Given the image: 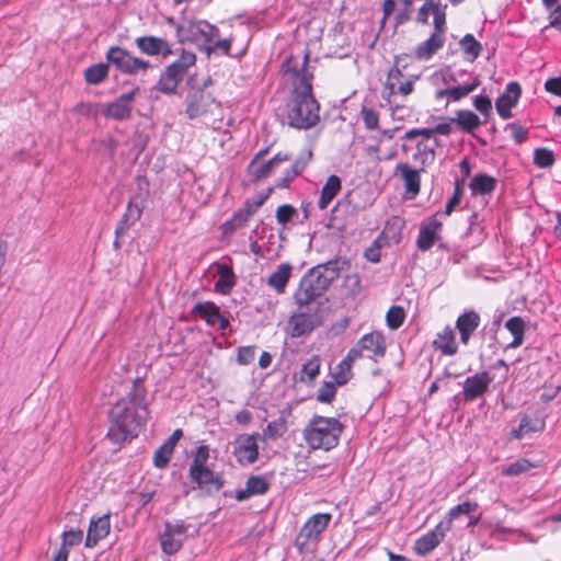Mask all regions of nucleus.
I'll use <instances>...</instances> for the list:
<instances>
[{"label": "nucleus", "instance_id": "obj_54", "mask_svg": "<svg viewBox=\"0 0 561 561\" xmlns=\"http://www.w3.org/2000/svg\"><path fill=\"white\" fill-rule=\"evenodd\" d=\"M296 214L297 211L293 206L285 204L277 208L276 218L280 225L285 226L293 219Z\"/></svg>", "mask_w": 561, "mask_h": 561}, {"label": "nucleus", "instance_id": "obj_36", "mask_svg": "<svg viewBox=\"0 0 561 561\" xmlns=\"http://www.w3.org/2000/svg\"><path fill=\"white\" fill-rule=\"evenodd\" d=\"M341 191V180L336 175H331L321 190V196L318 203L320 209H325L332 199Z\"/></svg>", "mask_w": 561, "mask_h": 561}, {"label": "nucleus", "instance_id": "obj_50", "mask_svg": "<svg viewBox=\"0 0 561 561\" xmlns=\"http://www.w3.org/2000/svg\"><path fill=\"white\" fill-rule=\"evenodd\" d=\"M534 161L540 168H548L553 164V152L546 148H538L534 152Z\"/></svg>", "mask_w": 561, "mask_h": 561}, {"label": "nucleus", "instance_id": "obj_57", "mask_svg": "<svg viewBox=\"0 0 561 561\" xmlns=\"http://www.w3.org/2000/svg\"><path fill=\"white\" fill-rule=\"evenodd\" d=\"M255 357V347L243 346L238 350L237 360L240 365L250 364Z\"/></svg>", "mask_w": 561, "mask_h": 561}, {"label": "nucleus", "instance_id": "obj_49", "mask_svg": "<svg viewBox=\"0 0 561 561\" xmlns=\"http://www.w3.org/2000/svg\"><path fill=\"white\" fill-rule=\"evenodd\" d=\"M61 546L66 550L69 548L79 546L83 539V533L80 529H70L62 533L61 536Z\"/></svg>", "mask_w": 561, "mask_h": 561}, {"label": "nucleus", "instance_id": "obj_61", "mask_svg": "<svg viewBox=\"0 0 561 561\" xmlns=\"http://www.w3.org/2000/svg\"><path fill=\"white\" fill-rule=\"evenodd\" d=\"M545 89L547 92L560 96L561 95V76L548 79L545 83Z\"/></svg>", "mask_w": 561, "mask_h": 561}, {"label": "nucleus", "instance_id": "obj_32", "mask_svg": "<svg viewBox=\"0 0 561 561\" xmlns=\"http://www.w3.org/2000/svg\"><path fill=\"white\" fill-rule=\"evenodd\" d=\"M397 171L400 172L407 193H411L412 196H416L420 192V173L417 170L412 169L407 163H400L397 165Z\"/></svg>", "mask_w": 561, "mask_h": 561}, {"label": "nucleus", "instance_id": "obj_40", "mask_svg": "<svg viewBox=\"0 0 561 561\" xmlns=\"http://www.w3.org/2000/svg\"><path fill=\"white\" fill-rule=\"evenodd\" d=\"M478 510V503L472 501L462 502L455 507L450 508L446 515V519L442 523H448L449 528L451 527V523L457 519L461 515H470Z\"/></svg>", "mask_w": 561, "mask_h": 561}, {"label": "nucleus", "instance_id": "obj_59", "mask_svg": "<svg viewBox=\"0 0 561 561\" xmlns=\"http://www.w3.org/2000/svg\"><path fill=\"white\" fill-rule=\"evenodd\" d=\"M75 112L84 116L94 117L98 115L99 108L96 104L82 102L75 107Z\"/></svg>", "mask_w": 561, "mask_h": 561}, {"label": "nucleus", "instance_id": "obj_2", "mask_svg": "<svg viewBox=\"0 0 561 561\" xmlns=\"http://www.w3.org/2000/svg\"><path fill=\"white\" fill-rule=\"evenodd\" d=\"M148 416L144 391L135 388L112 408L111 432L117 439L133 438L137 436Z\"/></svg>", "mask_w": 561, "mask_h": 561}, {"label": "nucleus", "instance_id": "obj_22", "mask_svg": "<svg viewBox=\"0 0 561 561\" xmlns=\"http://www.w3.org/2000/svg\"><path fill=\"white\" fill-rule=\"evenodd\" d=\"M136 45L142 53L150 56L161 54L167 57L172 54L170 44L165 39L156 36L138 37Z\"/></svg>", "mask_w": 561, "mask_h": 561}, {"label": "nucleus", "instance_id": "obj_23", "mask_svg": "<svg viewBox=\"0 0 561 561\" xmlns=\"http://www.w3.org/2000/svg\"><path fill=\"white\" fill-rule=\"evenodd\" d=\"M111 529L110 515L105 514L96 518H92L88 529L85 546L94 547L101 539L105 538Z\"/></svg>", "mask_w": 561, "mask_h": 561}, {"label": "nucleus", "instance_id": "obj_7", "mask_svg": "<svg viewBox=\"0 0 561 561\" xmlns=\"http://www.w3.org/2000/svg\"><path fill=\"white\" fill-rule=\"evenodd\" d=\"M176 31L180 41L195 43L198 46H206L218 36V30L204 20L183 21Z\"/></svg>", "mask_w": 561, "mask_h": 561}, {"label": "nucleus", "instance_id": "obj_48", "mask_svg": "<svg viewBox=\"0 0 561 561\" xmlns=\"http://www.w3.org/2000/svg\"><path fill=\"white\" fill-rule=\"evenodd\" d=\"M533 468V465L527 459H519L510 466L502 469V474L508 477H516L524 472H527Z\"/></svg>", "mask_w": 561, "mask_h": 561}, {"label": "nucleus", "instance_id": "obj_26", "mask_svg": "<svg viewBox=\"0 0 561 561\" xmlns=\"http://www.w3.org/2000/svg\"><path fill=\"white\" fill-rule=\"evenodd\" d=\"M183 436L182 430H175L172 435L156 450L153 463L157 468H164L173 454L174 447Z\"/></svg>", "mask_w": 561, "mask_h": 561}, {"label": "nucleus", "instance_id": "obj_41", "mask_svg": "<svg viewBox=\"0 0 561 561\" xmlns=\"http://www.w3.org/2000/svg\"><path fill=\"white\" fill-rule=\"evenodd\" d=\"M459 44L469 61L472 62L479 57L482 46L471 34L465 35Z\"/></svg>", "mask_w": 561, "mask_h": 561}, {"label": "nucleus", "instance_id": "obj_35", "mask_svg": "<svg viewBox=\"0 0 561 561\" xmlns=\"http://www.w3.org/2000/svg\"><path fill=\"white\" fill-rule=\"evenodd\" d=\"M218 279L215 283L216 291L227 295L231 291L232 287L236 284L234 274L232 268L227 264H220L218 266Z\"/></svg>", "mask_w": 561, "mask_h": 561}, {"label": "nucleus", "instance_id": "obj_6", "mask_svg": "<svg viewBox=\"0 0 561 561\" xmlns=\"http://www.w3.org/2000/svg\"><path fill=\"white\" fill-rule=\"evenodd\" d=\"M196 61V56L191 51H183L178 60L172 62L162 72L158 82L159 91L165 94H172L176 91L179 83L187 73L190 67Z\"/></svg>", "mask_w": 561, "mask_h": 561}, {"label": "nucleus", "instance_id": "obj_51", "mask_svg": "<svg viewBox=\"0 0 561 561\" xmlns=\"http://www.w3.org/2000/svg\"><path fill=\"white\" fill-rule=\"evenodd\" d=\"M261 206V202L256 203L254 207L245 206L244 209L239 210L231 222H229L233 228L242 226L251 216L255 213V210Z\"/></svg>", "mask_w": 561, "mask_h": 561}, {"label": "nucleus", "instance_id": "obj_8", "mask_svg": "<svg viewBox=\"0 0 561 561\" xmlns=\"http://www.w3.org/2000/svg\"><path fill=\"white\" fill-rule=\"evenodd\" d=\"M107 61L115 66L119 71L127 75H137L145 72L150 68V62L141 58L133 56L126 49L114 46L106 53Z\"/></svg>", "mask_w": 561, "mask_h": 561}, {"label": "nucleus", "instance_id": "obj_42", "mask_svg": "<svg viewBox=\"0 0 561 561\" xmlns=\"http://www.w3.org/2000/svg\"><path fill=\"white\" fill-rule=\"evenodd\" d=\"M209 458H210L209 447L207 445L198 446L193 455V460H192L188 471H197L199 469L209 467L207 465Z\"/></svg>", "mask_w": 561, "mask_h": 561}, {"label": "nucleus", "instance_id": "obj_33", "mask_svg": "<svg viewBox=\"0 0 561 561\" xmlns=\"http://www.w3.org/2000/svg\"><path fill=\"white\" fill-rule=\"evenodd\" d=\"M444 45V36L433 33L428 39L415 49V56L421 60L430 59Z\"/></svg>", "mask_w": 561, "mask_h": 561}, {"label": "nucleus", "instance_id": "obj_10", "mask_svg": "<svg viewBox=\"0 0 561 561\" xmlns=\"http://www.w3.org/2000/svg\"><path fill=\"white\" fill-rule=\"evenodd\" d=\"M259 433L240 434L233 442V455L242 466L254 463L259 459Z\"/></svg>", "mask_w": 561, "mask_h": 561}, {"label": "nucleus", "instance_id": "obj_25", "mask_svg": "<svg viewBox=\"0 0 561 561\" xmlns=\"http://www.w3.org/2000/svg\"><path fill=\"white\" fill-rule=\"evenodd\" d=\"M440 222L436 218H431L424 222L419 232L416 245L422 251L430 250L438 238Z\"/></svg>", "mask_w": 561, "mask_h": 561}, {"label": "nucleus", "instance_id": "obj_56", "mask_svg": "<svg viewBox=\"0 0 561 561\" xmlns=\"http://www.w3.org/2000/svg\"><path fill=\"white\" fill-rule=\"evenodd\" d=\"M335 382H324L318 391V400L329 403L335 396Z\"/></svg>", "mask_w": 561, "mask_h": 561}, {"label": "nucleus", "instance_id": "obj_47", "mask_svg": "<svg viewBox=\"0 0 561 561\" xmlns=\"http://www.w3.org/2000/svg\"><path fill=\"white\" fill-rule=\"evenodd\" d=\"M480 85V79L478 77H473L470 83L461 84V85H453V102H457L471 92H473Z\"/></svg>", "mask_w": 561, "mask_h": 561}, {"label": "nucleus", "instance_id": "obj_16", "mask_svg": "<svg viewBox=\"0 0 561 561\" xmlns=\"http://www.w3.org/2000/svg\"><path fill=\"white\" fill-rule=\"evenodd\" d=\"M493 378L486 371L477 373L468 377L463 382V397L467 401H473L483 396Z\"/></svg>", "mask_w": 561, "mask_h": 561}, {"label": "nucleus", "instance_id": "obj_52", "mask_svg": "<svg viewBox=\"0 0 561 561\" xmlns=\"http://www.w3.org/2000/svg\"><path fill=\"white\" fill-rule=\"evenodd\" d=\"M310 158H311V152L308 151L304 157L297 159L294 162V164L291 165L290 171L287 173V175L285 178V181L289 182L295 176H297L300 172H302V170L306 168V165H307L308 161L310 160Z\"/></svg>", "mask_w": 561, "mask_h": 561}, {"label": "nucleus", "instance_id": "obj_64", "mask_svg": "<svg viewBox=\"0 0 561 561\" xmlns=\"http://www.w3.org/2000/svg\"><path fill=\"white\" fill-rule=\"evenodd\" d=\"M461 197V188L459 184H457L454 196L449 199V202L446 205V214L450 215L455 206H457L460 202Z\"/></svg>", "mask_w": 561, "mask_h": 561}, {"label": "nucleus", "instance_id": "obj_21", "mask_svg": "<svg viewBox=\"0 0 561 561\" xmlns=\"http://www.w3.org/2000/svg\"><path fill=\"white\" fill-rule=\"evenodd\" d=\"M288 160L289 156L286 153H277L266 162H263L259 157H256L250 163L249 171L255 180H261L270 176L278 164L286 162Z\"/></svg>", "mask_w": 561, "mask_h": 561}, {"label": "nucleus", "instance_id": "obj_13", "mask_svg": "<svg viewBox=\"0 0 561 561\" xmlns=\"http://www.w3.org/2000/svg\"><path fill=\"white\" fill-rule=\"evenodd\" d=\"M186 539V527L183 523H167L161 534V547L163 552L173 554L180 550Z\"/></svg>", "mask_w": 561, "mask_h": 561}, {"label": "nucleus", "instance_id": "obj_20", "mask_svg": "<svg viewBox=\"0 0 561 561\" xmlns=\"http://www.w3.org/2000/svg\"><path fill=\"white\" fill-rule=\"evenodd\" d=\"M451 81L453 75H449L445 71H438L432 75L431 82L433 85L437 87L434 98L437 102L445 101V104L448 105L453 102V84Z\"/></svg>", "mask_w": 561, "mask_h": 561}, {"label": "nucleus", "instance_id": "obj_9", "mask_svg": "<svg viewBox=\"0 0 561 561\" xmlns=\"http://www.w3.org/2000/svg\"><path fill=\"white\" fill-rule=\"evenodd\" d=\"M220 110V104L205 90H195L188 94L185 113L190 119L214 114Z\"/></svg>", "mask_w": 561, "mask_h": 561}, {"label": "nucleus", "instance_id": "obj_60", "mask_svg": "<svg viewBox=\"0 0 561 561\" xmlns=\"http://www.w3.org/2000/svg\"><path fill=\"white\" fill-rule=\"evenodd\" d=\"M437 7L438 4H436L434 1H426L419 11V19L424 23L427 22L428 15L433 14Z\"/></svg>", "mask_w": 561, "mask_h": 561}, {"label": "nucleus", "instance_id": "obj_27", "mask_svg": "<svg viewBox=\"0 0 561 561\" xmlns=\"http://www.w3.org/2000/svg\"><path fill=\"white\" fill-rule=\"evenodd\" d=\"M293 266L289 263H283L267 277L266 284L276 294L285 293L287 284L291 277Z\"/></svg>", "mask_w": 561, "mask_h": 561}, {"label": "nucleus", "instance_id": "obj_1", "mask_svg": "<svg viewBox=\"0 0 561 561\" xmlns=\"http://www.w3.org/2000/svg\"><path fill=\"white\" fill-rule=\"evenodd\" d=\"M307 59V55L301 62L290 57L284 64L285 73L294 85L285 119L290 127L298 129H308L319 121V104L312 95L311 77L306 69Z\"/></svg>", "mask_w": 561, "mask_h": 561}, {"label": "nucleus", "instance_id": "obj_39", "mask_svg": "<svg viewBox=\"0 0 561 561\" xmlns=\"http://www.w3.org/2000/svg\"><path fill=\"white\" fill-rule=\"evenodd\" d=\"M404 228V221L400 217H391L383 228L385 237L392 243H399Z\"/></svg>", "mask_w": 561, "mask_h": 561}, {"label": "nucleus", "instance_id": "obj_17", "mask_svg": "<svg viewBox=\"0 0 561 561\" xmlns=\"http://www.w3.org/2000/svg\"><path fill=\"white\" fill-rule=\"evenodd\" d=\"M193 313L214 328L225 330L229 325V321L220 313L219 308L209 301L199 302L194 306Z\"/></svg>", "mask_w": 561, "mask_h": 561}, {"label": "nucleus", "instance_id": "obj_12", "mask_svg": "<svg viewBox=\"0 0 561 561\" xmlns=\"http://www.w3.org/2000/svg\"><path fill=\"white\" fill-rule=\"evenodd\" d=\"M417 79V76L403 79V73L397 59L396 65L388 72L386 89L389 91V95L400 94L401 96H408L413 92L414 83Z\"/></svg>", "mask_w": 561, "mask_h": 561}, {"label": "nucleus", "instance_id": "obj_37", "mask_svg": "<svg viewBox=\"0 0 561 561\" xmlns=\"http://www.w3.org/2000/svg\"><path fill=\"white\" fill-rule=\"evenodd\" d=\"M495 185L496 180L494 178L486 174H478L471 180L469 187L473 195H484L493 192Z\"/></svg>", "mask_w": 561, "mask_h": 561}, {"label": "nucleus", "instance_id": "obj_62", "mask_svg": "<svg viewBox=\"0 0 561 561\" xmlns=\"http://www.w3.org/2000/svg\"><path fill=\"white\" fill-rule=\"evenodd\" d=\"M435 135V130H431V128H419V129H410L405 133V139H413L416 136H423L426 139L432 138Z\"/></svg>", "mask_w": 561, "mask_h": 561}, {"label": "nucleus", "instance_id": "obj_43", "mask_svg": "<svg viewBox=\"0 0 561 561\" xmlns=\"http://www.w3.org/2000/svg\"><path fill=\"white\" fill-rule=\"evenodd\" d=\"M319 371L320 359L318 356H313L302 365L300 380L302 382H310L319 375Z\"/></svg>", "mask_w": 561, "mask_h": 561}, {"label": "nucleus", "instance_id": "obj_45", "mask_svg": "<svg viewBox=\"0 0 561 561\" xmlns=\"http://www.w3.org/2000/svg\"><path fill=\"white\" fill-rule=\"evenodd\" d=\"M107 70V66L104 64L93 65L85 70V80L91 84H98L106 78Z\"/></svg>", "mask_w": 561, "mask_h": 561}, {"label": "nucleus", "instance_id": "obj_30", "mask_svg": "<svg viewBox=\"0 0 561 561\" xmlns=\"http://www.w3.org/2000/svg\"><path fill=\"white\" fill-rule=\"evenodd\" d=\"M434 346L445 355L456 354L458 347L454 330L450 327H446L438 332L434 340Z\"/></svg>", "mask_w": 561, "mask_h": 561}, {"label": "nucleus", "instance_id": "obj_53", "mask_svg": "<svg viewBox=\"0 0 561 561\" xmlns=\"http://www.w3.org/2000/svg\"><path fill=\"white\" fill-rule=\"evenodd\" d=\"M360 116L366 128L375 129L378 127L379 115L375 110L364 106L360 111Z\"/></svg>", "mask_w": 561, "mask_h": 561}, {"label": "nucleus", "instance_id": "obj_24", "mask_svg": "<svg viewBox=\"0 0 561 561\" xmlns=\"http://www.w3.org/2000/svg\"><path fill=\"white\" fill-rule=\"evenodd\" d=\"M316 317L306 312L293 314L288 322V333L293 337H299L310 333L316 327Z\"/></svg>", "mask_w": 561, "mask_h": 561}, {"label": "nucleus", "instance_id": "obj_29", "mask_svg": "<svg viewBox=\"0 0 561 561\" xmlns=\"http://www.w3.org/2000/svg\"><path fill=\"white\" fill-rule=\"evenodd\" d=\"M356 360V351H348L345 358H343L333 369L332 378L335 385L343 386L347 383L353 377L352 366Z\"/></svg>", "mask_w": 561, "mask_h": 561}, {"label": "nucleus", "instance_id": "obj_44", "mask_svg": "<svg viewBox=\"0 0 561 561\" xmlns=\"http://www.w3.org/2000/svg\"><path fill=\"white\" fill-rule=\"evenodd\" d=\"M287 431L286 422L283 417L270 422L263 431L264 438L275 440L282 437Z\"/></svg>", "mask_w": 561, "mask_h": 561}, {"label": "nucleus", "instance_id": "obj_3", "mask_svg": "<svg viewBox=\"0 0 561 561\" xmlns=\"http://www.w3.org/2000/svg\"><path fill=\"white\" fill-rule=\"evenodd\" d=\"M341 423L334 417L316 416L304 432L307 444L312 449L330 450L339 443Z\"/></svg>", "mask_w": 561, "mask_h": 561}, {"label": "nucleus", "instance_id": "obj_28", "mask_svg": "<svg viewBox=\"0 0 561 561\" xmlns=\"http://www.w3.org/2000/svg\"><path fill=\"white\" fill-rule=\"evenodd\" d=\"M480 324V316L476 311H468L458 317L456 328L460 333V340L468 344L470 335Z\"/></svg>", "mask_w": 561, "mask_h": 561}, {"label": "nucleus", "instance_id": "obj_18", "mask_svg": "<svg viewBox=\"0 0 561 561\" xmlns=\"http://www.w3.org/2000/svg\"><path fill=\"white\" fill-rule=\"evenodd\" d=\"M188 477L199 489L209 493L218 492L222 486L221 477L210 469V467L197 471H188Z\"/></svg>", "mask_w": 561, "mask_h": 561}, {"label": "nucleus", "instance_id": "obj_55", "mask_svg": "<svg viewBox=\"0 0 561 561\" xmlns=\"http://www.w3.org/2000/svg\"><path fill=\"white\" fill-rule=\"evenodd\" d=\"M473 105L478 112L488 118L492 111V103L488 96L478 95L473 99Z\"/></svg>", "mask_w": 561, "mask_h": 561}, {"label": "nucleus", "instance_id": "obj_15", "mask_svg": "<svg viewBox=\"0 0 561 561\" xmlns=\"http://www.w3.org/2000/svg\"><path fill=\"white\" fill-rule=\"evenodd\" d=\"M137 92L138 88L134 89L130 92L122 94L115 101L108 103L103 112L104 115L108 118L117 121H124L129 118L133 108V101Z\"/></svg>", "mask_w": 561, "mask_h": 561}, {"label": "nucleus", "instance_id": "obj_5", "mask_svg": "<svg viewBox=\"0 0 561 561\" xmlns=\"http://www.w3.org/2000/svg\"><path fill=\"white\" fill-rule=\"evenodd\" d=\"M331 519L332 516L329 513H318L308 518L295 539V546L299 552H307L316 547Z\"/></svg>", "mask_w": 561, "mask_h": 561}, {"label": "nucleus", "instance_id": "obj_14", "mask_svg": "<svg viewBox=\"0 0 561 561\" xmlns=\"http://www.w3.org/2000/svg\"><path fill=\"white\" fill-rule=\"evenodd\" d=\"M448 530V523H438L434 529L427 531L415 541L414 551L419 556H425L430 553L439 545Z\"/></svg>", "mask_w": 561, "mask_h": 561}, {"label": "nucleus", "instance_id": "obj_34", "mask_svg": "<svg viewBox=\"0 0 561 561\" xmlns=\"http://www.w3.org/2000/svg\"><path fill=\"white\" fill-rule=\"evenodd\" d=\"M453 122L466 133H472L484 123L476 113L469 110L458 111Z\"/></svg>", "mask_w": 561, "mask_h": 561}, {"label": "nucleus", "instance_id": "obj_11", "mask_svg": "<svg viewBox=\"0 0 561 561\" xmlns=\"http://www.w3.org/2000/svg\"><path fill=\"white\" fill-rule=\"evenodd\" d=\"M350 351H356V359L366 354L369 358L383 357L386 353L385 337L379 332L365 334Z\"/></svg>", "mask_w": 561, "mask_h": 561}, {"label": "nucleus", "instance_id": "obj_31", "mask_svg": "<svg viewBox=\"0 0 561 561\" xmlns=\"http://www.w3.org/2000/svg\"><path fill=\"white\" fill-rule=\"evenodd\" d=\"M267 489L268 484L264 478L253 476L248 479L245 488L236 493V499L241 502L249 499L251 495L264 494Z\"/></svg>", "mask_w": 561, "mask_h": 561}, {"label": "nucleus", "instance_id": "obj_63", "mask_svg": "<svg viewBox=\"0 0 561 561\" xmlns=\"http://www.w3.org/2000/svg\"><path fill=\"white\" fill-rule=\"evenodd\" d=\"M549 25L561 32V4L557 5L549 14Z\"/></svg>", "mask_w": 561, "mask_h": 561}, {"label": "nucleus", "instance_id": "obj_46", "mask_svg": "<svg viewBox=\"0 0 561 561\" xmlns=\"http://www.w3.org/2000/svg\"><path fill=\"white\" fill-rule=\"evenodd\" d=\"M404 318H405L404 309L400 306H393L388 310V312L386 314L387 325L391 330H397L402 325Z\"/></svg>", "mask_w": 561, "mask_h": 561}, {"label": "nucleus", "instance_id": "obj_58", "mask_svg": "<svg viewBox=\"0 0 561 561\" xmlns=\"http://www.w3.org/2000/svg\"><path fill=\"white\" fill-rule=\"evenodd\" d=\"M434 26H435V34H440V36H444L445 32V12L439 8V5L435 9L434 13Z\"/></svg>", "mask_w": 561, "mask_h": 561}, {"label": "nucleus", "instance_id": "obj_38", "mask_svg": "<svg viewBox=\"0 0 561 561\" xmlns=\"http://www.w3.org/2000/svg\"><path fill=\"white\" fill-rule=\"evenodd\" d=\"M505 328L514 336L513 341L510 343L508 346L512 348H516V347L520 346L524 341V332H525L524 320L520 317H513L506 321Z\"/></svg>", "mask_w": 561, "mask_h": 561}, {"label": "nucleus", "instance_id": "obj_19", "mask_svg": "<svg viewBox=\"0 0 561 561\" xmlns=\"http://www.w3.org/2000/svg\"><path fill=\"white\" fill-rule=\"evenodd\" d=\"M520 92V85L517 82H511L506 85L504 93L497 98L495 107L502 118L511 117V110L517 103Z\"/></svg>", "mask_w": 561, "mask_h": 561}, {"label": "nucleus", "instance_id": "obj_4", "mask_svg": "<svg viewBox=\"0 0 561 561\" xmlns=\"http://www.w3.org/2000/svg\"><path fill=\"white\" fill-rule=\"evenodd\" d=\"M324 272L331 275L322 274L317 270L301 280L295 293V301L300 308L308 306L328 288L333 278V271L324 267Z\"/></svg>", "mask_w": 561, "mask_h": 561}]
</instances>
